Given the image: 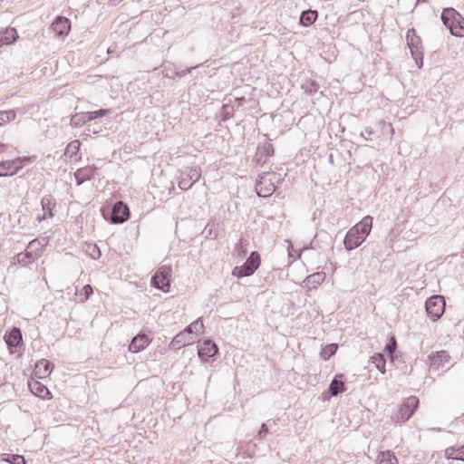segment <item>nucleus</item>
Masks as SVG:
<instances>
[{
    "mask_svg": "<svg viewBox=\"0 0 464 464\" xmlns=\"http://www.w3.org/2000/svg\"><path fill=\"white\" fill-rule=\"evenodd\" d=\"M372 227V218L370 216L364 217L347 232L343 239L345 248L351 251L361 246L370 234Z\"/></svg>",
    "mask_w": 464,
    "mask_h": 464,
    "instance_id": "f257e3e1",
    "label": "nucleus"
},
{
    "mask_svg": "<svg viewBox=\"0 0 464 464\" xmlns=\"http://www.w3.org/2000/svg\"><path fill=\"white\" fill-rule=\"evenodd\" d=\"M282 180L281 175L274 172H263L258 176L256 182V191L258 197L267 198L271 196L276 188V184Z\"/></svg>",
    "mask_w": 464,
    "mask_h": 464,
    "instance_id": "f03ea898",
    "label": "nucleus"
},
{
    "mask_svg": "<svg viewBox=\"0 0 464 464\" xmlns=\"http://www.w3.org/2000/svg\"><path fill=\"white\" fill-rule=\"evenodd\" d=\"M443 24L457 37L464 36V18L454 8H444L441 14Z\"/></svg>",
    "mask_w": 464,
    "mask_h": 464,
    "instance_id": "7ed1b4c3",
    "label": "nucleus"
},
{
    "mask_svg": "<svg viewBox=\"0 0 464 464\" xmlns=\"http://www.w3.org/2000/svg\"><path fill=\"white\" fill-rule=\"evenodd\" d=\"M259 266L260 255L258 252L253 251L242 266H236L233 269L232 275L238 278L253 275Z\"/></svg>",
    "mask_w": 464,
    "mask_h": 464,
    "instance_id": "20e7f679",
    "label": "nucleus"
},
{
    "mask_svg": "<svg viewBox=\"0 0 464 464\" xmlns=\"http://www.w3.org/2000/svg\"><path fill=\"white\" fill-rule=\"evenodd\" d=\"M427 315L433 321H438L445 312V300L441 295H433L425 303Z\"/></svg>",
    "mask_w": 464,
    "mask_h": 464,
    "instance_id": "39448f33",
    "label": "nucleus"
},
{
    "mask_svg": "<svg viewBox=\"0 0 464 464\" xmlns=\"http://www.w3.org/2000/svg\"><path fill=\"white\" fill-rule=\"evenodd\" d=\"M419 405V399L416 396H410L405 399L397 412L392 416L395 421L408 420Z\"/></svg>",
    "mask_w": 464,
    "mask_h": 464,
    "instance_id": "423d86ee",
    "label": "nucleus"
},
{
    "mask_svg": "<svg viewBox=\"0 0 464 464\" xmlns=\"http://www.w3.org/2000/svg\"><path fill=\"white\" fill-rule=\"evenodd\" d=\"M201 177V169L198 167L189 168L188 171L180 174L179 188L182 190H188Z\"/></svg>",
    "mask_w": 464,
    "mask_h": 464,
    "instance_id": "0eeeda50",
    "label": "nucleus"
},
{
    "mask_svg": "<svg viewBox=\"0 0 464 464\" xmlns=\"http://www.w3.org/2000/svg\"><path fill=\"white\" fill-rule=\"evenodd\" d=\"M170 273L169 267L163 266L151 278V285L164 292H169L170 286Z\"/></svg>",
    "mask_w": 464,
    "mask_h": 464,
    "instance_id": "6e6552de",
    "label": "nucleus"
},
{
    "mask_svg": "<svg viewBox=\"0 0 464 464\" xmlns=\"http://www.w3.org/2000/svg\"><path fill=\"white\" fill-rule=\"evenodd\" d=\"M406 41L411 50V56L420 58V52H423L422 43L420 37L417 35L416 31L413 28L408 30Z\"/></svg>",
    "mask_w": 464,
    "mask_h": 464,
    "instance_id": "1a4fd4ad",
    "label": "nucleus"
},
{
    "mask_svg": "<svg viewBox=\"0 0 464 464\" xmlns=\"http://www.w3.org/2000/svg\"><path fill=\"white\" fill-rule=\"evenodd\" d=\"M130 217V210L122 201L116 202L111 209V220L115 224L125 222Z\"/></svg>",
    "mask_w": 464,
    "mask_h": 464,
    "instance_id": "9d476101",
    "label": "nucleus"
},
{
    "mask_svg": "<svg viewBox=\"0 0 464 464\" xmlns=\"http://www.w3.org/2000/svg\"><path fill=\"white\" fill-rule=\"evenodd\" d=\"M24 166L21 159L0 161V177L13 176Z\"/></svg>",
    "mask_w": 464,
    "mask_h": 464,
    "instance_id": "9b49d317",
    "label": "nucleus"
},
{
    "mask_svg": "<svg viewBox=\"0 0 464 464\" xmlns=\"http://www.w3.org/2000/svg\"><path fill=\"white\" fill-rule=\"evenodd\" d=\"M151 341L152 339L146 334L140 333L131 340L129 344V351L133 353L143 351L151 343Z\"/></svg>",
    "mask_w": 464,
    "mask_h": 464,
    "instance_id": "f8f14e48",
    "label": "nucleus"
},
{
    "mask_svg": "<svg viewBox=\"0 0 464 464\" xmlns=\"http://www.w3.org/2000/svg\"><path fill=\"white\" fill-rule=\"evenodd\" d=\"M218 351V346L214 342L205 340L203 343L198 346V355L202 361L207 362L208 358L215 356Z\"/></svg>",
    "mask_w": 464,
    "mask_h": 464,
    "instance_id": "ddd939ff",
    "label": "nucleus"
},
{
    "mask_svg": "<svg viewBox=\"0 0 464 464\" xmlns=\"http://www.w3.org/2000/svg\"><path fill=\"white\" fill-rule=\"evenodd\" d=\"M52 30L58 36L65 35L71 28V22L64 16H58L51 25Z\"/></svg>",
    "mask_w": 464,
    "mask_h": 464,
    "instance_id": "4468645a",
    "label": "nucleus"
},
{
    "mask_svg": "<svg viewBox=\"0 0 464 464\" xmlns=\"http://www.w3.org/2000/svg\"><path fill=\"white\" fill-rule=\"evenodd\" d=\"M42 208L44 211L43 216L39 217V221L44 220L47 218H53V209L54 208L56 203L54 198L52 195H45L42 198L41 200Z\"/></svg>",
    "mask_w": 464,
    "mask_h": 464,
    "instance_id": "2eb2a0df",
    "label": "nucleus"
},
{
    "mask_svg": "<svg viewBox=\"0 0 464 464\" xmlns=\"http://www.w3.org/2000/svg\"><path fill=\"white\" fill-rule=\"evenodd\" d=\"M97 169L93 166H86L77 169L74 173L76 184L82 185L84 181L90 180L95 175Z\"/></svg>",
    "mask_w": 464,
    "mask_h": 464,
    "instance_id": "dca6fc26",
    "label": "nucleus"
},
{
    "mask_svg": "<svg viewBox=\"0 0 464 464\" xmlns=\"http://www.w3.org/2000/svg\"><path fill=\"white\" fill-rule=\"evenodd\" d=\"M53 365L48 360L42 359L38 361L34 367V374L37 378H44L48 376L53 371Z\"/></svg>",
    "mask_w": 464,
    "mask_h": 464,
    "instance_id": "f3484780",
    "label": "nucleus"
},
{
    "mask_svg": "<svg viewBox=\"0 0 464 464\" xmlns=\"http://www.w3.org/2000/svg\"><path fill=\"white\" fill-rule=\"evenodd\" d=\"M193 342H194V339H193L192 335L179 333L177 335L174 336L169 346L172 349L179 350L182 347H185L187 345L193 343Z\"/></svg>",
    "mask_w": 464,
    "mask_h": 464,
    "instance_id": "a211bd4d",
    "label": "nucleus"
},
{
    "mask_svg": "<svg viewBox=\"0 0 464 464\" xmlns=\"http://www.w3.org/2000/svg\"><path fill=\"white\" fill-rule=\"evenodd\" d=\"M343 374H337L331 382L328 391L332 396H337L345 391Z\"/></svg>",
    "mask_w": 464,
    "mask_h": 464,
    "instance_id": "6ab92c4d",
    "label": "nucleus"
},
{
    "mask_svg": "<svg viewBox=\"0 0 464 464\" xmlns=\"http://www.w3.org/2000/svg\"><path fill=\"white\" fill-rule=\"evenodd\" d=\"M274 155V147L270 142H265L263 144H259L256 150V159L257 163H260L261 160H266V158Z\"/></svg>",
    "mask_w": 464,
    "mask_h": 464,
    "instance_id": "aec40b11",
    "label": "nucleus"
},
{
    "mask_svg": "<svg viewBox=\"0 0 464 464\" xmlns=\"http://www.w3.org/2000/svg\"><path fill=\"white\" fill-rule=\"evenodd\" d=\"M5 341L8 347H17L22 343V333L19 328H14L5 335Z\"/></svg>",
    "mask_w": 464,
    "mask_h": 464,
    "instance_id": "412c9836",
    "label": "nucleus"
},
{
    "mask_svg": "<svg viewBox=\"0 0 464 464\" xmlns=\"http://www.w3.org/2000/svg\"><path fill=\"white\" fill-rule=\"evenodd\" d=\"M29 388L33 394L43 398H51V392L46 386L39 382L38 381H33L29 382Z\"/></svg>",
    "mask_w": 464,
    "mask_h": 464,
    "instance_id": "4be33fe9",
    "label": "nucleus"
},
{
    "mask_svg": "<svg viewBox=\"0 0 464 464\" xmlns=\"http://www.w3.org/2000/svg\"><path fill=\"white\" fill-rule=\"evenodd\" d=\"M18 38V34L15 28L8 27L5 31L0 32V47L2 45H8L15 42Z\"/></svg>",
    "mask_w": 464,
    "mask_h": 464,
    "instance_id": "5701e85b",
    "label": "nucleus"
},
{
    "mask_svg": "<svg viewBox=\"0 0 464 464\" xmlns=\"http://www.w3.org/2000/svg\"><path fill=\"white\" fill-rule=\"evenodd\" d=\"M430 360V365L434 368H439L443 366L444 363L450 361V356L446 351L437 352L435 354H431L429 356Z\"/></svg>",
    "mask_w": 464,
    "mask_h": 464,
    "instance_id": "b1692460",
    "label": "nucleus"
},
{
    "mask_svg": "<svg viewBox=\"0 0 464 464\" xmlns=\"http://www.w3.org/2000/svg\"><path fill=\"white\" fill-rule=\"evenodd\" d=\"M318 17V12L316 10H304L302 12L299 19L301 25L307 27L313 24Z\"/></svg>",
    "mask_w": 464,
    "mask_h": 464,
    "instance_id": "393cba45",
    "label": "nucleus"
},
{
    "mask_svg": "<svg viewBox=\"0 0 464 464\" xmlns=\"http://www.w3.org/2000/svg\"><path fill=\"white\" fill-rule=\"evenodd\" d=\"M36 258L37 255L34 254L32 251L22 252L14 256L15 262L24 266L33 263Z\"/></svg>",
    "mask_w": 464,
    "mask_h": 464,
    "instance_id": "a878e982",
    "label": "nucleus"
},
{
    "mask_svg": "<svg viewBox=\"0 0 464 464\" xmlns=\"http://www.w3.org/2000/svg\"><path fill=\"white\" fill-rule=\"evenodd\" d=\"M325 278V276L322 272L314 273L313 275L308 276L304 279V283L309 288H317L318 285H320Z\"/></svg>",
    "mask_w": 464,
    "mask_h": 464,
    "instance_id": "bb28decb",
    "label": "nucleus"
},
{
    "mask_svg": "<svg viewBox=\"0 0 464 464\" xmlns=\"http://www.w3.org/2000/svg\"><path fill=\"white\" fill-rule=\"evenodd\" d=\"M445 456L447 459L464 461V445L457 449L454 447L446 449Z\"/></svg>",
    "mask_w": 464,
    "mask_h": 464,
    "instance_id": "cd10ccee",
    "label": "nucleus"
},
{
    "mask_svg": "<svg viewBox=\"0 0 464 464\" xmlns=\"http://www.w3.org/2000/svg\"><path fill=\"white\" fill-rule=\"evenodd\" d=\"M377 461L378 464H398L396 457L389 450L380 452Z\"/></svg>",
    "mask_w": 464,
    "mask_h": 464,
    "instance_id": "c85d7f7f",
    "label": "nucleus"
},
{
    "mask_svg": "<svg viewBox=\"0 0 464 464\" xmlns=\"http://www.w3.org/2000/svg\"><path fill=\"white\" fill-rule=\"evenodd\" d=\"M90 121L86 112L75 113L72 116L70 123L72 127H82L86 122Z\"/></svg>",
    "mask_w": 464,
    "mask_h": 464,
    "instance_id": "c756f323",
    "label": "nucleus"
},
{
    "mask_svg": "<svg viewBox=\"0 0 464 464\" xmlns=\"http://www.w3.org/2000/svg\"><path fill=\"white\" fill-rule=\"evenodd\" d=\"M371 362L375 365V367L382 372H385V365L386 360L384 355L382 353H376L371 357Z\"/></svg>",
    "mask_w": 464,
    "mask_h": 464,
    "instance_id": "7c9ffc66",
    "label": "nucleus"
},
{
    "mask_svg": "<svg viewBox=\"0 0 464 464\" xmlns=\"http://www.w3.org/2000/svg\"><path fill=\"white\" fill-rule=\"evenodd\" d=\"M338 345L336 343L327 344L322 349L320 356L323 360L327 361L336 353Z\"/></svg>",
    "mask_w": 464,
    "mask_h": 464,
    "instance_id": "2f4dec72",
    "label": "nucleus"
},
{
    "mask_svg": "<svg viewBox=\"0 0 464 464\" xmlns=\"http://www.w3.org/2000/svg\"><path fill=\"white\" fill-rule=\"evenodd\" d=\"M16 117L14 110L0 111V126L14 121Z\"/></svg>",
    "mask_w": 464,
    "mask_h": 464,
    "instance_id": "473e14b6",
    "label": "nucleus"
},
{
    "mask_svg": "<svg viewBox=\"0 0 464 464\" xmlns=\"http://www.w3.org/2000/svg\"><path fill=\"white\" fill-rule=\"evenodd\" d=\"M87 255H89L92 259H99L102 256L100 248L95 244H89L85 249Z\"/></svg>",
    "mask_w": 464,
    "mask_h": 464,
    "instance_id": "72a5a7b5",
    "label": "nucleus"
},
{
    "mask_svg": "<svg viewBox=\"0 0 464 464\" xmlns=\"http://www.w3.org/2000/svg\"><path fill=\"white\" fill-rule=\"evenodd\" d=\"M80 145V141L77 140L71 141L65 149V153H70L71 156L75 155L79 151Z\"/></svg>",
    "mask_w": 464,
    "mask_h": 464,
    "instance_id": "f704fd0d",
    "label": "nucleus"
},
{
    "mask_svg": "<svg viewBox=\"0 0 464 464\" xmlns=\"http://www.w3.org/2000/svg\"><path fill=\"white\" fill-rule=\"evenodd\" d=\"M86 113L88 114L89 121H92L94 119L102 118L103 116H106L109 113V110L100 109L98 111H88Z\"/></svg>",
    "mask_w": 464,
    "mask_h": 464,
    "instance_id": "c9c22d12",
    "label": "nucleus"
},
{
    "mask_svg": "<svg viewBox=\"0 0 464 464\" xmlns=\"http://www.w3.org/2000/svg\"><path fill=\"white\" fill-rule=\"evenodd\" d=\"M5 460L12 464H25L26 463L24 458L21 455H12Z\"/></svg>",
    "mask_w": 464,
    "mask_h": 464,
    "instance_id": "e433bc0d",
    "label": "nucleus"
},
{
    "mask_svg": "<svg viewBox=\"0 0 464 464\" xmlns=\"http://www.w3.org/2000/svg\"><path fill=\"white\" fill-rule=\"evenodd\" d=\"M93 293L92 287L90 285H86L82 287L81 295L83 296L82 301H86L90 295Z\"/></svg>",
    "mask_w": 464,
    "mask_h": 464,
    "instance_id": "4c0bfd02",
    "label": "nucleus"
},
{
    "mask_svg": "<svg viewBox=\"0 0 464 464\" xmlns=\"http://www.w3.org/2000/svg\"><path fill=\"white\" fill-rule=\"evenodd\" d=\"M191 326L193 327V330L196 334H198V332H202L203 328H204V324H203L201 318H198V320L193 322L191 324Z\"/></svg>",
    "mask_w": 464,
    "mask_h": 464,
    "instance_id": "58836bf2",
    "label": "nucleus"
},
{
    "mask_svg": "<svg viewBox=\"0 0 464 464\" xmlns=\"http://www.w3.org/2000/svg\"><path fill=\"white\" fill-rule=\"evenodd\" d=\"M267 433H268V428H267L266 424L263 423L261 425V428H260L257 435H256V439L263 440Z\"/></svg>",
    "mask_w": 464,
    "mask_h": 464,
    "instance_id": "ea45409f",
    "label": "nucleus"
},
{
    "mask_svg": "<svg viewBox=\"0 0 464 464\" xmlns=\"http://www.w3.org/2000/svg\"><path fill=\"white\" fill-rule=\"evenodd\" d=\"M197 66L187 68L186 70L182 71H175L174 74L175 76L182 77L186 75L187 73L190 72L193 69H195Z\"/></svg>",
    "mask_w": 464,
    "mask_h": 464,
    "instance_id": "a19ab883",
    "label": "nucleus"
},
{
    "mask_svg": "<svg viewBox=\"0 0 464 464\" xmlns=\"http://www.w3.org/2000/svg\"><path fill=\"white\" fill-rule=\"evenodd\" d=\"M395 348H396V343H395V340L392 339V343H389L386 345V351L390 353V354H392L395 351Z\"/></svg>",
    "mask_w": 464,
    "mask_h": 464,
    "instance_id": "79ce46f5",
    "label": "nucleus"
},
{
    "mask_svg": "<svg viewBox=\"0 0 464 464\" xmlns=\"http://www.w3.org/2000/svg\"><path fill=\"white\" fill-rule=\"evenodd\" d=\"M39 245H40V243L37 241V239H34L29 242V244L27 246V249H30V251L33 252V250L36 249Z\"/></svg>",
    "mask_w": 464,
    "mask_h": 464,
    "instance_id": "37998d69",
    "label": "nucleus"
},
{
    "mask_svg": "<svg viewBox=\"0 0 464 464\" xmlns=\"http://www.w3.org/2000/svg\"><path fill=\"white\" fill-rule=\"evenodd\" d=\"M414 59L418 68H421L423 65V52H420V58H418L417 56H412Z\"/></svg>",
    "mask_w": 464,
    "mask_h": 464,
    "instance_id": "c03bdc74",
    "label": "nucleus"
},
{
    "mask_svg": "<svg viewBox=\"0 0 464 464\" xmlns=\"http://www.w3.org/2000/svg\"><path fill=\"white\" fill-rule=\"evenodd\" d=\"M174 72H175V70H170V69L167 68L166 66L164 67V74L168 78L175 77Z\"/></svg>",
    "mask_w": 464,
    "mask_h": 464,
    "instance_id": "a18cd8bd",
    "label": "nucleus"
},
{
    "mask_svg": "<svg viewBox=\"0 0 464 464\" xmlns=\"http://www.w3.org/2000/svg\"><path fill=\"white\" fill-rule=\"evenodd\" d=\"M194 330H193V327L191 326V324L189 325H188L182 332H180L181 334H189V335H192Z\"/></svg>",
    "mask_w": 464,
    "mask_h": 464,
    "instance_id": "49530a36",
    "label": "nucleus"
},
{
    "mask_svg": "<svg viewBox=\"0 0 464 464\" xmlns=\"http://www.w3.org/2000/svg\"><path fill=\"white\" fill-rule=\"evenodd\" d=\"M364 133H365V134H367V135H372V134H373V130H372V127H367V128H365L364 132H362V133L361 134V136H362V137H364Z\"/></svg>",
    "mask_w": 464,
    "mask_h": 464,
    "instance_id": "de8ad7c7",
    "label": "nucleus"
},
{
    "mask_svg": "<svg viewBox=\"0 0 464 464\" xmlns=\"http://www.w3.org/2000/svg\"><path fill=\"white\" fill-rule=\"evenodd\" d=\"M381 123H382L384 126H387V127L389 128V130H390L391 135H393V133H394V130H393V128H392V124H390V123H388V124H387V123H386V122H384V121H382Z\"/></svg>",
    "mask_w": 464,
    "mask_h": 464,
    "instance_id": "09e8293b",
    "label": "nucleus"
},
{
    "mask_svg": "<svg viewBox=\"0 0 464 464\" xmlns=\"http://www.w3.org/2000/svg\"><path fill=\"white\" fill-rule=\"evenodd\" d=\"M7 149V146L4 143H0V153H3Z\"/></svg>",
    "mask_w": 464,
    "mask_h": 464,
    "instance_id": "8fccbe9b",
    "label": "nucleus"
},
{
    "mask_svg": "<svg viewBox=\"0 0 464 464\" xmlns=\"http://www.w3.org/2000/svg\"><path fill=\"white\" fill-rule=\"evenodd\" d=\"M314 243H315V241L313 240L312 243H311L312 246H314Z\"/></svg>",
    "mask_w": 464,
    "mask_h": 464,
    "instance_id": "3c124183",
    "label": "nucleus"
}]
</instances>
